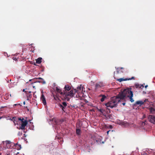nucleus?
I'll use <instances>...</instances> for the list:
<instances>
[{"label":"nucleus","instance_id":"35","mask_svg":"<svg viewBox=\"0 0 155 155\" xmlns=\"http://www.w3.org/2000/svg\"><path fill=\"white\" fill-rule=\"evenodd\" d=\"M122 104H123L124 106L125 104V102L123 103Z\"/></svg>","mask_w":155,"mask_h":155},{"label":"nucleus","instance_id":"7","mask_svg":"<svg viewBox=\"0 0 155 155\" xmlns=\"http://www.w3.org/2000/svg\"><path fill=\"white\" fill-rule=\"evenodd\" d=\"M28 123V121H24V122H20V126L19 129L24 130L25 126L27 125Z\"/></svg>","mask_w":155,"mask_h":155},{"label":"nucleus","instance_id":"19","mask_svg":"<svg viewBox=\"0 0 155 155\" xmlns=\"http://www.w3.org/2000/svg\"><path fill=\"white\" fill-rule=\"evenodd\" d=\"M100 96L102 97V98H101V99L100 100L101 101V102L104 101L105 99L106 98V97L105 95H100Z\"/></svg>","mask_w":155,"mask_h":155},{"label":"nucleus","instance_id":"34","mask_svg":"<svg viewBox=\"0 0 155 155\" xmlns=\"http://www.w3.org/2000/svg\"><path fill=\"white\" fill-rule=\"evenodd\" d=\"M6 107V106H2V107H1V108H0L1 109V108H4L5 107Z\"/></svg>","mask_w":155,"mask_h":155},{"label":"nucleus","instance_id":"12","mask_svg":"<svg viewBox=\"0 0 155 155\" xmlns=\"http://www.w3.org/2000/svg\"><path fill=\"white\" fill-rule=\"evenodd\" d=\"M121 125L124 126L125 127H128L130 125L126 121L122 122L121 123Z\"/></svg>","mask_w":155,"mask_h":155},{"label":"nucleus","instance_id":"37","mask_svg":"<svg viewBox=\"0 0 155 155\" xmlns=\"http://www.w3.org/2000/svg\"><path fill=\"white\" fill-rule=\"evenodd\" d=\"M18 146L20 147L19 149H20L21 148V145H20L19 144L18 145Z\"/></svg>","mask_w":155,"mask_h":155},{"label":"nucleus","instance_id":"32","mask_svg":"<svg viewBox=\"0 0 155 155\" xmlns=\"http://www.w3.org/2000/svg\"><path fill=\"white\" fill-rule=\"evenodd\" d=\"M41 68V71H44V69L43 68H39V70H40Z\"/></svg>","mask_w":155,"mask_h":155},{"label":"nucleus","instance_id":"18","mask_svg":"<svg viewBox=\"0 0 155 155\" xmlns=\"http://www.w3.org/2000/svg\"><path fill=\"white\" fill-rule=\"evenodd\" d=\"M123 69L124 68L122 67L117 68V73L118 74L119 73H123V71H120V70Z\"/></svg>","mask_w":155,"mask_h":155},{"label":"nucleus","instance_id":"42","mask_svg":"<svg viewBox=\"0 0 155 155\" xmlns=\"http://www.w3.org/2000/svg\"><path fill=\"white\" fill-rule=\"evenodd\" d=\"M78 97L77 95H76V97Z\"/></svg>","mask_w":155,"mask_h":155},{"label":"nucleus","instance_id":"17","mask_svg":"<svg viewBox=\"0 0 155 155\" xmlns=\"http://www.w3.org/2000/svg\"><path fill=\"white\" fill-rule=\"evenodd\" d=\"M135 104L137 105H141L144 104V102L143 101H137L136 102Z\"/></svg>","mask_w":155,"mask_h":155},{"label":"nucleus","instance_id":"33","mask_svg":"<svg viewBox=\"0 0 155 155\" xmlns=\"http://www.w3.org/2000/svg\"><path fill=\"white\" fill-rule=\"evenodd\" d=\"M20 104H14L13 105V107H15V106H16L17 105H19Z\"/></svg>","mask_w":155,"mask_h":155},{"label":"nucleus","instance_id":"41","mask_svg":"<svg viewBox=\"0 0 155 155\" xmlns=\"http://www.w3.org/2000/svg\"><path fill=\"white\" fill-rule=\"evenodd\" d=\"M14 122V124H15V125H16V123H15V122Z\"/></svg>","mask_w":155,"mask_h":155},{"label":"nucleus","instance_id":"38","mask_svg":"<svg viewBox=\"0 0 155 155\" xmlns=\"http://www.w3.org/2000/svg\"><path fill=\"white\" fill-rule=\"evenodd\" d=\"M147 87H148L147 85H146V86H145V87L146 88H147Z\"/></svg>","mask_w":155,"mask_h":155},{"label":"nucleus","instance_id":"15","mask_svg":"<svg viewBox=\"0 0 155 155\" xmlns=\"http://www.w3.org/2000/svg\"><path fill=\"white\" fill-rule=\"evenodd\" d=\"M105 117L107 119H113V116L112 114H109L107 115L106 114V117Z\"/></svg>","mask_w":155,"mask_h":155},{"label":"nucleus","instance_id":"45","mask_svg":"<svg viewBox=\"0 0 155 155\" xmlns=\"http://www.w3.org/2000/svg\"><path fill=\"white\" fill-rule=\"evenodd\" d=\"M1 108H0V111H1V110H1Z\"/></svg>","mask_w":155,"mask_h":155},{"label":"nucleus","instance_id":"44","mask_svg":"<svg viewBox=\"0 0 155 155\" xmlns=\"http://www.w3.org/2000/svg\"><path fill=\"white\" fill-rule=\"evenodd\" d=\"M23 91H25V89H23Z\"/></svg>","mask_w":155,"mask_h":155},{"label":"nucleus","instance_id":"3","mask_svg":"<svg viewBox=\"0 0 155 155\" xmlns=\"http://www.w3.org/2000/svg\"><path fill=\"white\" fill-rule=\"evenodd\" d=\"M5 146L7 148H12V145H18L17 143L14 144L13 142H11L9 140H6L3 142Z\"/></svg>","mask_w":155,"mask_h":155},{"label":"nucleus","instance_id":"20","mask_svg":"<svg viewBox=\"0 0 155 155\" xmlns=\"http://www.w3.org/2000/svg\"><path fill=\"white\" fill-rule=\"evenodd\" d=\"M127 78H126L125 79H124L123 78H119V79H116V80L117 81H119V82H121L122 81H127Z\"/></svg>","mask_w":155,"mask_h":155},{"label":"nucleus","instance_id":"6","mask_svg":"<svg viewBox=\"0 0 155 155\" xmlns=\"http://www.w3.org/2000/svg\"><path fill=\"white\" fill-rule=\"evenodd\" d=\"M148 119L150 122L155 124V115H149L148 116Z\"/></svg>","mask_w":155,"mask_h":155},{"label":"nucleus","instance_id":"31","mask_svg":"<svg viewBox=\"0 0 155 155\" xmlns=\"http://www.w3.org/2000/svg\"><path fill=\"white\" fill-rule=\"evenodd\" d=\"M148 101V99H145L144 101H143V102H144H144H146Z\"/></svg>","mask_w":155,"mask_h":155},{"label":"nucleus","instance_id":"30","mask_svg":"<svg viewBox=\"0 0 155 155\" xmlns=\"http://www.w3.org/2000/svg\"><path fill=\"white\" fill-rule=\"evenodd\" d=\"M103 109H97V110L98 111H99L101 112V111Z\"/></svg>","mask_w":155,"mask_h":155},{"label":"nucleus","instance_id":"36","mask_svg":"<svg viewBox=\"0 0 155 155\" xmlns=\"http://www.w3.org/2000/svg\"><path fill=\"white\" fill-rule=\"evenodd\" d=\"M13 59L14 60H17V58H13Z\"/></svg>","mask_w":155,"mask_h":155},{"label":"nucleus","instance_id":"29","mask_svg":"<svg viewBox=\"0 0 155 155\" xmlns=\"http://www.w3.org/2000/svg\"><path fill=\"white\" fill-rule=\"evenodd\" d=\"M42 59V58H41V57H39V64H40L41 63V59Z\"/></svg>","mask_w":155,"mask_h":155},{"label":"nucleus","instance_id":"27","mask_svg":"<svg viewBox=\"0 0 155 155\" xmlns=\"http://www.w3.org/2000/svg\"><path fill=\"white\" fill-rule=\"evenodd\" d=\"M36 63L37 64H39V58H38L36 60Z\"/></svg>","mask_w":155,"mask_h":155},{"label":"nucleus","instance_id":"22","mask_svg":"<svg viewBox=\"0 0 155 155\" xmlns=\"http://www.w3.org/2000/svg\"><path fill=\"white\" fill-rule=\"evenodd\" d=\"M135 86L136 88L138 87L141 88V87H144V86L143 84H135Z\"/></svg>","mask_w":155,"mask_h":155},{"label":"nucleus","instance_id":"43","mask_svg":"<svg viewBox=\"0 0 155 155\" xmlns=\"http://www.w3.org/2000/svg\"><path fill=\"white\" fill-rule=\"evenodd\" d=\"M2 117H0V119H2Z\"/></svg>","mask_w":155,"mask_h":155},{"label":"nucleus","instance_id":"1","mask_svg":"<svg viewBox=\"0 0 155 155\" xmlns=\"http://www.w3.org/2000/svg\"><path fill=\"white\" fill-rule=\"evenodd\" d=\"M122 101L120 93L117 96L111 97L110 101L106 103L105 105L107 107H110L111 108L116 107L117 106L118 103Z\"/></svg>","mask_w":155,"mask_h":155},{"label":"nucleus","instance_id":"21","mask_svg":"<svg viewBox=\"0 0 155 155\" xmlns=\"http://www.w3.org/2000/svg\"><path fill=\"white\" fill-rule=\"evenodd\" d=\"M39 83H41L43 84H45L46 82L45 80L39 77Z\"/></svg>","mask_w":155,"mask_h":155},{"label":"nucleus","instance_id":"24","mask_svg":"<svg viewBox=\"0 0 155 155\" xmlns=\"http://www.w3.org/2000/svg\"><path fill=\"white\" fill-rule=\"evenodd\" d=\"M76 133L78 135H80L81 134V130L79 129H76Z\"/></svg>","mask_w":155,"mask_h":155},{"label":"nucleus","instance_id":"8","mask_svg":"<svg viewBox=\"0 0 155 155\" xmlns=\"http://www.w3.org/2000/svg\"><path fill=\"white\" fill-rule=\"evenodd\" d=\"M40 98L41 101H42V103L44 105H46V99L42 92V94Z\"/></svg>","mask_w":155,"mask_h":155},{"label":"nucleus","instance_id":"25","mask_svg":"<svg viewBox=\"0 0 155 155\" xmlns=\"http://www.w3.org/2000/svg\"><path fill=\"white\" fill-rule=\"evenodd\" d=\"M127 80H131L132 79H134L135 78L134 77H132L131 78H127Z\"/></svg>","mask_w":155,"mask_h":155},{"label":"nucleus","instance_id":"47","mask_svg":"<svg viewBox=\"0 0 155 155\" xmlns=\"http://www.w3.org/2000/svg\"><path fill=\"white\" fill-rule=\"evenodd\" d=\"M9 87H10V86H9Z\"/></svg>","mask_w":155,"mask_h":155},{"label":"nucleus","instance_id":"40","mask_svg":"<svg viewBox=\"0 0 155 155\" xmlns=\"http://www.w3.org/2000/svg\"><path fill=\"white\" fill-rule=\"evenodd\" d=\"M23 104H24V105H25V101H24V102H23Z\"/></svg>","mask_w":155,"mask_h":155},{"label":"nucleus","instance_id":"11","mask_svg":"<svg viewBox=\"0 0 155 155\" xmlns=\"http://www.w3.org/2000/svg\"><path fill=\"white\" fill-rule=\"evenodd\" d=\"M71 87L69 86L68 85H66L64 87V91L68 92L70 91L71 89Z\"/></svg>","mask_w":155,"mask_h":155},{"label":"nucleus","instance_id":"23","mask_svg":"<svg viewBox=\"0 0 155 155\" xmlns=\"http://www.w3.org/2000/svg\"><path fill=\"white\" fill-rule=\"evenodd\" d=\"M102 86L101 84H99L97 83L95 85V89H97L101 87Z\"/></svg>","mask_w":155,"mask_h":155},{"label":"nucleus","instance_id":"28","mask_svg":"<svg viewBox=\"0 0 155 155\" xmlns=\"http://www.w3.org/2000/svg\"><path fill=\"white\" fill-rule=\"evenodd\" d=\"M33 48H33L32 47H30V50L31 51H32V52H34V51H33V50L32 51V49Z\"/></svg>","mask_w":155,"mask_h":155},{"label":"nucleus","instance_id":"16","mask_svg":"<svg viewBox=\"0 0 155 155\" xmlns=\"http://www.w3.org/2000/svg\"><path fill=\"white\" fill-rule=\"evenodd\" d=\"M100 113H101V114L103 115L104 117H106V111L105 110L103 109Z\"/></svg>","mask_w":155,"mask_h":155},{"label":"nucleus","instance_id":"4","mask_svg":"<svg viewBox=\"0 0 155 155\" xmlns=\"http://www.w3.org/2000/svg\"><path fill=\"white\" fill-rule=\"evenodd\" d=\"M74 90H71L70 91H64V96L67 98L68 96H69L70 97H73L74 95Z\"/></svg>","mask_w":155,"mask_h":155},{"label":"nucleus","instance_id":"13","mask_svg":"<svg viewBox=\"0 0 155 155\" xmlns=\"http://www.w3.org/2000/svg\"><path fill=\"white\" fill-rule=\"evenodd\" d=\"M149 110L150 112V114H155V109L151 107L149 108Z\"/></svg>","mask_w":155,"mask_h":155},{"label":"nucleus","instance_id":"5","mask_svg":"<svg viewBox=\"0 0 155 155\" xmlns=\"http://www.w3.org/2000/svg\"><path fill=\"white\" fill-rule=\"evenodd\" d=\"M84 89V87L82 86L81 85L79 87H77V89H74V94H75V93L78 94L81 92H82Z\"/></svg>","mask_w":155,"mask_h":155},{"label":"nucleus","instance_id":"26","mask_svg":"<svg viewBox=\"0 0 155 155\" xmlns=\"http://www.w3.org/2000/svg\"><path fill=\"white\" fill-rule=\"evenodd\" d=\"M31 94L29 95L28 97L27 100H29L30 98L31 97Z\"/></svg>","mask_w":155,"mask_h":155},{"label":"nucleus","instance_id":"2","mask_svg":"<svg viewBox=\"0 0 155 155\" xmlns=\"http://www.w3.org/2000/svg\"><path fill=\"white\" fill-rule=\"evenodd\" d=\"M120 97L122 102L125 101V97H129L130 101L131 102L134 101L132 97H133V93L129 89H124L122 92L120 93Z\"/></svg>","mask_w":155,"mask_h":155},{"label":"nucleus","instance_id":"46","mask_svg":"<svg viewBox=\"0 0 155 155\" xmlns=\"http://www.w3.org/2000/svg\"><path fill=\"white\" fill-rule=\"evenodd\" d=\"M34 65H36L35 64V63H34Z\"/></svg>","mask_w":155,"mask_h":155},{"label":"nucleus","instance_id":"9","mask_svg":"<svg viewBox=\"0 0 155 155\" xmlns=\"http://www.w3.org/2000/svg\"><path fill=\"white\" fill-rule=\"evenodd\" d=\"M62 104H59V107L62 109V110L64 111V109L67 106V104L66 102H63L62 103Z\"/></svg>","mask_w":155,"mask_h":155},{"label":"nucleus","instance_id":"39","mask_svg":"<svg viewBox=\"0 0 155 155\" xmlns=\"http://www.w3.org/2000/svg\"><path fill=\"white\" fill-rule=\"evenodd\" d=\"M109 131H108L107 132V134H108V133H109Z\"/></svg>","mask_w":155,"mask_h":155},{"label":"nucleus","instance_id":"10","mask_svg":"<svg viewBox=\"0 0 155 155\" xmlns=\"http://www.w3.org/2000/svg\"><path fill=\"white\" fill-rule=\"evenodd\" d=\"M56 91L58 93H60L61 95L64 96V90L62 91L61 89L57 87H56Z\"/></svg>","mask_w":155,"mask_h":155},{"label":"nucleus","instance_id":"14","mask_svg":"<svg viewBox=\"0 0 155 155\" xmlns=\"http://www.w3.org/2000/svg\"><path fill=\"white\" fill-rule=\"evenodd\" d=\"M19 121H21V122H23L24 121H27V120L26 119H25L23 118H18V120L16 122V124H17L19 123Z\"/></svg>","mask_w":155,"mask_h":155}]
</instances>
